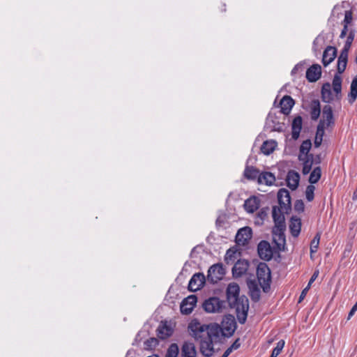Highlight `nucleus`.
Masks as SVG:
<instances>
[{"label": "nucleus", "mask_w": 357, "mask_h": 357, "mask_svg": "<svg viewBox=\"0 0 357 357\" xmlns=\"http://www.w3.org/2000/svg\"><path fill=\"white\" fill-rule=\"evenodd\" d=\"M229 354L230 353L229 352V351L225 350V351L224 352L221 357H228Z\"/></svg>", "instance_id": "nucleus-55"}, {"label": "nucleus", "mask_w": 357, "mask_h": 357, "mask_svg": "<svg viewBox=\"0 0 357 357\" xmlns=\"http://www.w3.org/2000/svg\"><path fill=\"white\" fill-rule=\"evenodd\" d=\"M302 128V118L298 116L294 118L292 122V137L297 139Z\"/></svg>", "instance_id": "nucleus-29"}, {"label": "nucleus", "mask_w": 357, "mask_h": 357, "mask_svg": "<svg viewBox=\"0 0 357 357\" xmlns=\"http://www.w3.org/2000/svg\"><path fill=\"white\" fill-rule=\"evenodd\" d=\"M284 344H285L284 340H280L277 343L276 347L273 349L270 357H277L280 354L282 349L284 348Z\"/></svg>", "instance_id": "nucleus-35"}, {"label": "nucleus", "mask_w": 357, "mask_h": 357, "mask_svg": "<svg viewBox=\"0 0 357 357\" xmlns=\"http://www.w3.org/2000/svg\"><path fill=\"white\" fill-rule=\"evenodd\" d=\"M236 254V251L229 249L225 255V260L231 259L232 257Z\"/></svg>", "instance_id": "nucleus-50"}, {"label": "nucleus", "mask_w": 357, "mask_h": 357, "mask_svg": "<svg viewBox=\"0 0 357 357\" xmlns=\"http://www.w3.org/2000/svg\"><path fill=\"white\" fill-rule=\"evenodd\" d=\"M314 164H319L321 162V155H317L315 157L313 156Z\"/></svg>", "instance_id": "nucleus-53"}, {"label": "nucleus", "mask_w": 357, "mask_h": 357, "mask_svg": "<svg viewBox=\"0 0 357 357\" xmlns=\"http://www.w3.org/2000/svg\"><path fill=\"white\" fill-rule=\"evenodd\" d=\"M280 105L282 112L288 114L294 105V100L291 96H284L280 101Z\"/></svg>", "instance_id": "nucleus-20"}, {"label": "nucleus", "mask_w": 357, "mask_h": 357, "mask_svg": "<svg viewBox=\"0 0 357 357\" xmlns=\"http://www.w3.org/2000/svg\"><path fill=\"white\" fill-rule=\"evenodd\" d=\"M301 229V221L299 218L292 217L289 223V229L294 237H298Z\"/></svg>", "instance_id": "nucleus-23"}, {"label": "nucleus", "mask_w": 357, "mask_h": 357, "mask_svg": "<svg viewBox=\"0 0 357 357\" xmlns=\"http://www.w3.org/2000/svg\"><path fill=\"white\" fill-rule=\"evenodd\" d=\"M347 31H348V26H347V25H344V27L340 33V37L341 38H344L347 35Z\"/></svg>", "instance_id": "nucleus-52"}, {"label": "nucleus", "mask_w": 357, "mask_h": 357, "mask_svg": "<svg viewBox=\"0 0 357 357\" xmlns=\"http://www.w3.org/2000/svg\"><path fill=\"white\" fill-rule=\"evenodd\" d=\"M321 176V170L319 167H315L312 172L310 173V177H309V182L311 184L317 183L319 180L320 179Z\"/></svg>", "instance_id": "nucleus-31"}, {"label": "nucleus", "mask_w": 357, "mask_h": 357, "mask_svg": "<svg viewBox=\"0 0 357 357\" xmlns=\"http://www.w3.org/2000/svg\"><path fill=\"white\" fill-rule=\"evenodd\" d=\"M259 199L256 197H251L244 202L245 210L250 213H253L259 207Z\"/></svg>", "instance_id": "nucleus-19"}, {"label": "nucleus", "mask_w": 357, "mask_h": 357, "mask_svg": "<svg viewBox=\"0 0 357 357\" xmlns=\"http://www.w3.org/2000/svg\"><path fill=\"white\" fill-rule=\"evenodd\" d=\"M352 21V13L349 10H347L345 12L344 15V25H347L348 26V24H349Z\"/></svg>", "instance_id": "nucleus-41"}, {"label": "nucleus", "mask_w": 357, "mask_h": 357, "mask_svg": "<svg viewBox=\"0 0 357 357\" xmlns=\"http://www.w3.org/2000/svg\"><path fill=\"white\" fill-rule=\"evenodd\" d=\"M257 277L264 292L267 293L271 288V274L268 266L265 262H260L258 264Z\"/></svg>", "instance_id": "nucleus-5"}, {"label": "nucleus", "mask_w": 357, "mask_h": 357, "mask_svg": "<svg viewBox=\"0 0 357 357\" xmlns=\"http://www.w3.org/2000/svg\"><path fill=\"white\" fill-rule=\"evenodd\" d=\"M158 344V340L155 337H151L144 342L146 349H153Z\"/></svg>", "instance_id": "nucleus-37"}, {"label": "nucleus", "mask_w": 357, "mask_h": 357, "mask_svg": "<svg viewBox=\"0 0 357 357\" xmlns=\"http://www.w3.org/2000/svg\"><path fill=\"white\" fill-rule=\"evenodd\" d=\"M202 307L208 313L220 312L225 307V301L215 296L210 297L203 302Z\"/></svg>", "instance_id": "nucleus-7"}, {"label": "nucleus", "mask_w": 357, "mask_h": 357, "mask_svg": "<svg viewBox=\"0 0 357 357\" xmlns=\"http://www.w3.org/2000/svg\"><path fill=\"white\" fill-rule=\"evenodd\" d=\"M310 288V287L307 285V287L302 291L298 298V303H301L304 299Z\"/></svg>", "instance_id": "nucleus-47"}, {"label": "nucleus", "mask_w": 357, "mask_h": 357, "mask_svg": "<svg viewBox=\"0 0 357 357\" xmlns=\"http://www.w3.org/2000/svg\"><path fill=\"white\" fill-rule=\"evenodd\" d=\"M320 241L319 234H317L314 238L312 240L310 243V253L311 255L317 251Z\"/></svg>", "instance_id": "nucleus-36"}, {"label": "nucleus", "mask_w": 357, "mask_h": 357, "mask_svg": "<svg viewBox=\"0 0 357 357\" xmlns=\"http://www.w3.org/2000/svg\"><path fill=\"white\" fill-rule=\"evenodd\" d=\"M179 352L178 347L176 344H171L167 349L165 357H177Z\"/></svg>", "instance_id": "nucleus-33"}, {"label": "nucleus", "mask_w": 357, "mask_h": 357, "mask_svg": "<svg viewBox=\"0 0 357 357\" xmlns=\"http://www.w3.org/2000/svg\"><path fill=\"white\" fill-rule=\"evenodd\" d=\"M275 181V176L273 173L269 172H264L259 174L257 182L259 184L272 185Z\"/></svg>", "instance_id": "nucleus-22"}, {"label": "nucleus", "mask_w": 357, "mask_h": 357, "mask_svg": "<svg viewBox=\"0 0 357 357\" xmlns=\"http://www.w3.org/2000/svg\"><path fill=\"white\" fill-rule=\"evenodd\" d=\"M225 274V268L222 264L212 265L207 274V280L212 284H215L221 280Z\"/></svg>", "instance_id": "nucleus-8"}, {"label": "nucleus", "mask_w": 357, "mask_h": 357, "mask_svg": "<svg viewBox=\"0 0 357 357\" xmlns=\"http://www.w3.org/2000/svg\"><path fill=\"white\" fill-rule=\"evenodd\" d=\"M239 338L236 339L233 344L229 347L226 350L229 351V352L231 354L234 350L238 349L240 346L241 343L239 342Z\"/></svg>", "instance_id": "nucleus-42"}, {"label": "nucleus", "mask_w": 357, "mask_h": 357, "mask_svg": "<svg viewBox=\"0 0 357 357\" xmlns=\"http://www.w3.org/2000/svg\"><path fill=\"white\" fill-rule=\"evenodd\" d=\"M252 229L245 227L238 229L236 235V242L238 245H245L252 238Z\"/></svg>", "instance_id": "nucleus-13"}, {"label": "nucleus", "mask_w": 357, "mask_h": 357, "mask_svg": "<svg viewBox=\"0 0 357 357\" xmlns=\"http://www.w3.org/2000/svg\"><path fill=\"white\" fill-rule=\"evenodd\" d=\"M325 133V130L322 128V127L317 128V132L316 135L314 138V144L316 148H318L321 146L322 141H323V137Z\"/></svg>", "instance_id": "nucleus-32"}, {"label": "nucleus", "mask_w": 357, "mask_h": 357, "mask_svg": "<svg viewBox=\"0 0 357 357\" xmlns=\"http://www.w3.org/2000/svg\"><path fill=\"white\" fill-rule=\"evenodd\" d=\"M348 53L340 52V54L337 58V73L334 75L331 84V89L333 88V90L335 93V98L337 100H340L342 97V79L340 75L344 72L347 68L348 61Z\"/></svg>", "instance_id": "nucleus-4"}, {"label": "nucleus", "mask_w": 357, "mask_h": 357, "mask_svg": "<svg viewBox=\"0 0 357 357\" xmlns=\"http://www.w3.org/2000/svg\"><path fill=\"white\" fill-rule=\"evenodd\" d=\"M354 33L352 31H351L349 33V36H347V40H346V42L344 43V47L342 48L341 52H343L349 54V50L351 48V46L352 42L354 40Z\"/></svg>", "instance_id": "nucleus-34"}, {"label": "nucleus", "mask_w": 357, "mask_h": 357, "mask_svg": "<svg viewBox=\"0 0 357 357\" xmlns=\"http://www.w3.org/2000/svg\"><path fill=\"white\" fill-rule=\"evenodd\" d=\"M196 349L192 342H185L182 347V357H195Z\"/></svg>", "instance_id": "nucleus-25"}, {"label": "nucleus", "mask_w": 357, "mask_h": 357, "mask_svg": "<svg viewBox=\"0 0 357 357\" xmlns=\"http://www.w3.org/2000/svg\"><path fill=\"white\" fill-rule=\"evenodd\" d=\"M352 199L354 201L357 200V189L353 192Z\"/></svg>", "instance_id": "nucleus-54"}, {"label": "nucleus", "mask_w": 357, "mask_h": 357, "mask_svg": "<svg viewBox=\"0 0 357 357\" xmlns=\"http://www.w3.org/2000/svg\"><path fill=\"white\" fill-rule=\"evenodd\" d=\"M350 89L357 91V75L354 77V78L351 81Z\"/></svg>", "instance_id": "nucleus-49"}, {"label": "nucleus", "mask_w": 357, "mask_h": 357, "mask_svg": "<svg viewBox=\"0 0 357 357\" xmlns=\"http://www.w3.org/2000/svg\"><path fill=\"white\" fill-rule=\"evenodd\" d=\"M318 275H319V271H315L314 272V273L312 274L311 278L310 279V280L308 282V284H307V286H309L310 287V286L314 282V281L317 279Z\"/></svg>", "instance_id": "nucleus-48"}, {"label": "nucleus", "mask_w": 357, "mask_h": 357, "mask_svg": "<svg viewBox=\"0 0 357 357\" xmlns=\"http://www.w3.org/2000/svg\"><path fill=\"white\" fill-rule=\"evenodd\" d=\"M285 225L274 226L272 229L273 241L275 244L276 249L278 251H284L286 245V237L284 231Z\"/></svg>", "instance_id": "nucleus-6"}, {"label": "nucleus", "mask_w": 357, "mask_h": 357, "mask_svg": "<svg viewBox=\"0 0 357 357\" xmlns=\"http://www.w3.org/2000/svg\"><path fill=\"white\" fill-rule=\"evenodd\" d=\"M357 98V91H353L350 89V92L349 93V102L350 103H353Z\"/></svg>", "instance_id": "nucleus-44"}, {"label": "nucleus", "mask_w": 357, "mask_h": 357, "mask_svg": "<svg viewBox=\"0 0 357 357\" xmlns=\"http://www.w3.org/2000/svg\"><path fill=\"white\" fill-rule=\"evenodd\" d=\"M337 56V49L333 46H328L323 53L322 63L324 66L329 65Z\"/></svg>", "instance_id": "nucleus-18"}, {"label": "nucleus", "mask_w": 357, "mask_h": 357, "mask_svg": "<svg viewBox=\"0 0 357 357\" xmlns=\"http://www.w3.org/2000/svg\"><path fill=\"white\" fill-rule=\"evenodd\" d=\"M240 287L236 282L229 283L227 288V299L231 308L236 310V317L240 324L245 322L249 309V301L245 296H239Z\"/></svg>", "instance_id": "nucleus-2"}, {"label": "nucleus", "mask_w": 357, "mask_h": 357, "mask_svg": "<svg viewBox=\"0 0 357 357\" xmlns=\"http://www.w3.org/2000/svg\"><path fill=\"white\" fill-rule=\"evenodd\" d=\"M287 213L282 208L278 206H273L272 208V216L275 225H285V219L284 214Z\"/></svg>", "instance_id": "nucleus-16"}, {"label": "nucleus", "mask_w": 357, "mask_h": 357, "mask_svg": "<svg viewBox=\"0 0 357 357\" xmlns=\"http://www.w3.org/2000/svg\"><path fill=\"white\" fill-rule=\"evenodd\" d=\"M197 302L195 295H190L183 300L180 305L181 312L183 314H190Z\"/></svg>", "instance_id": "nucleus-11"}, {"label": "nucleus", "mask_w": 357, "mask_h": 357, "mask_svg": "<svg viewBox=\"0 0 357 357\" xmlns=\"http://www.w3.org/2000/svg\"><path fill=\"white\" fill-rule=\"evenodd\" d=\"M295 209L298 211H303L304 209V204L303 201L297 200L295 203Z\"/></svg>", "instance_id": "nucleus-45"}, {"label": "nucleus", "mask_w": 357, "mask_h": 357, "mask_svg": "<svg viewBox=\"0 0 357 357\" xmlns=\"http://www.w3.org/2000/svg\"><path fill=\"white\" fill-rule=\"evenodd\" d=\"M188 328L191 336L199 342L201 354L211 357L215 352L214 344L220 342L222 337H231L236 328V322L233 315L227 314L223 317L221 326L217 323L203 324L194 319Z\"/></svg>", "instance_id": "nucleus-1"}, {"label": "nucleus", "mask_w": 357, "mask_h": 357, "mask_svg": "<svg viewBox=\"0 0 357 357\" xmlns=\"http://www.w3.org/2000/svg\"><path fill=\"white\" fill-rule=\"evenodd\" d=\"M249 267V262L245 259L238 260L232 268V273L234 277H241L244 275Z\"/></svg>", "instance_id": "nucleus-15"}, {"label": "nucleus", "mask_w": 357, "mask_h": 357, "mask_svg": "<svg viewBox=\"0 0 357 357\" xmlns=\"http://www.w3.org/2000/svg\"><path fill=\"white\" fill-rule=\"evenodd\" d=\"M303 162L302 173L304 175L309 174L312 169V166L314 164L313 156L303 158V160H299Z\"/></svg>", "instance_id": "nucleus-30"}, {"label": "nucleus", "mask_w": 357, "mask_h": 357, "mask_svg": "<svg viewBox=\"0 0 357 357\" xmlns=\"http://www.w3.org/2000/svg\"><path fill=\"white\" fill-rule=\"evenodd\" d=\"M172 334V329L167 324H160L157 329V335L160 339L165 340Z\"/></svg>", "instance_id": "nucleus-27"}, {"label": "nucleus", "mask_w": 357, "mask_h": 357, "mask_svg": "<svg viewBox=\"0 0 357 357\" xmlns=\"http://www.w3.org/2000/svg\"><path fill=\"white\" fill-rule=\"evenodd\" d=\"M314 190H315V188L312 185H309L307 186L306 190H305V197L308 202H312L314 199Z\"/></svg>", "instance_id": "nucleus-38"}, {"label": "nucleus", "mask_w": 357, "mask_h": 357, "mask_svg": "<svg viewBox=\"0 0 357 357\" xmlns=\"http://www.w3.org/2000/svg\"><path fill=\"white\" fill-rule=\"evenodd\" d=\"M278 200L280 207H281L284 212L289 213L291 210V197L289 192L285 188L280 189L278 192Z\"/></svg>", "instance_id": "nucleus-9"}, {"label": "nucleus", "mask_w": 357, "mask_h": 357, "mask_svg": "<svg viewBox=\"0 0 357 357\" xmlns=\"http://www.w3.org/2000/svg\"><path fill=\"white\" fill-rule=\"evenodd\" d=\"M321 75V67L319 64H313L306 71V78L310 82H317Z\"/></svg>", "instance_id": "nucleus-14"}, {"label": "nucleus", "mask_w": 357, "mask_h": 357, "mask_svg": "<svg viewBox=\"0 0 357 357\" xmlns=\"http://www.w3.org/2000/svg\"><path fill=\"white\" fill-rule=\"evenodd\" d=\"M269 212V208L268 207H264L262 208L257 214L258 217L263 219L264 220H266V218L268 217Z\"/></svg>", "instance_id": "nucleus-40"}, {"label": "nucleus", "mask_w": 357, "mask_h": 357, "mask_svg": "<svg viewBox=\"0 0 357 357\" xmlns=\"http://www.w3.org/2000/svg\"><path fill=\"white\" fill-rule=\"evenodd\" d=\"M277 146V142L275 140H267L265 141L261 146V151L266 155L272 153Z\"/></svg>", "instance_id": "nucleus-28"}, {"label": "nucleus", "mask_w": 357, "mask_h": 357, "mask_svg": "<svg viewBox=\"0 0 357 357\" xmlns=\"http://www.w3.org/2000/svg\"><path fill=\"white\" fill-rule=\"evenodd\" d=\"M264 220L263 219L260 218L259 217H258L256 215V217L255 218V220H254V222L256 225H258V226L262 225L264 224Z\"/></svg>", "instance_id": "nucleus-51"}, {"label": "nucleus", "mask_w": 357, "mask_h": 357, "mask_svg": "<svg viewBox=\"0 0 357 357\" xmlns=\"http://www.w3.org/2000/svg\"><path fill=\"white\" fill-rule=\"evenodd\" d=\"M257 252L259 257L264 261H270L273 257L272 248L266 241H261L259 243Z\"/></svg>", "instance_id": "nucleus-10"}, {"label": "nucleus", "mask_w": 357, "mask_h": 357, "mask_svg": "<svg viewBox=\"0 0 357 357\" xmlns=\"http://www.w3.org/2000/svg\"><path fill=\"white\" fill-rule=\"evenodd\" d=\"M311 147L312 143L310 139L303 141L299 149L298 160H303V158L313 156L312 154L309 153Z\"/></svg>", "instance_id": "nucleus-21"}, {"label": "nucleus", "mask_w": 357, "mask_h": 357, "mask_svg": "<svg viewBox=\"0 0 357 357\" xmlns=\"http://www.w3.org/2000/svg\"><path fill=\"white\" fill-rule=\"evenodd\" d=\"M321 98L323 102L327 103L322 108V115L317 128L322 127L324 130L332 128L335 123L332 107L329 105L333 100H336L335 95L333 96L331 84L329 82L324 83L321 86Z\"/></svg>", "instance_id": "nucleus-3"}, {"label": "nucleus", "mask_w": 357, "mask_h": 357, "mask_svg": "<svg viewBox=\"0 0 357 357\" xmlns=\"http://www.w3.org/2000/svg\"><path fill=\"white\" fill-rule=\"evenodd\" d=\"M310 117L312 121H317L320 116L321 105L319 100H312L310 105Z\"/></svg>", "instance_id": "nucleus-24"}, {"label": "nucleus", "mask_w": 357, "mask_h": 357, "mask_svg": "<svg viewBox=\"0 0 357 357\" xmlns=\"http://www.w3.org/2000/svg\"><path fill=\"white\" fill-rule=\"evenodd\" d=\"M250 297L252 300L255 302H257L260 298V291L257 287L253 289L250 294Z\"/></svg>", "instance_id": "nucleus-39"}, {"label": "nucleus", "mask_w": 357, "mask_h": 357, "mask_svg": "<svg viewBox=\"0 0 357 357\" xmlns=\"http://www.w3.org/2000/svg\"><path fill=\"white\" fill-rule=\"evenodd\" d=\"M260 173L259 171L253 166L247 165L245 168L243 175L248 180L254 181L258 179Z\"/></svg>", "instance_id": "nucleus-26"}, {"label": "nucleus", "mask_w": 357, "mask_h": 357, "mask_svg": "<svg viewBox=\"0 0 357 357\" xmlns=\"http://www.w3.org/2000/svg\"><path fill=\"white\" fill-rule=\"evenodd\" d=\"M300 181V175L299 174L294 171L290 170L288 172L287 175V185L291 190H295L297 189Z\"/></svg>", "instance_id": "nucleus-17"}, {"label": "nucleus", "mask_w": 357, "mask_h": 357, "mask_svg": "<svg viewBox=\"0 0 357 357\" xmlns=\"http://www.w3.org/2000/svg\"><path fill=\"white\" fill-rule=\"evenodd\" d=\"M303 70V65L301 63L296 64L294 68L291 70V75H296L299 72H302Z\"/></svg>", "instance_id": "nucleus-43"}, {"label": "nucleus", "mask_w": 357, "mask_h": 357, "mask_svg": "<svg viewBox=\"0 0 357 357\" xmlns=\"http://www.w3.org/2000/svg\"><path fill=\"white\" fill-rule=\"evenodd\" d=\"M206 277L202 273H197L192 275L189 281L188 289L190 291L199 290L204 284Z\"/></svg>", "instance_id": "nucleus-12"}, {"label": "nucleus", "mask_w": 357, "mask_h": 357, "mask_svg": "<svg viewBox=\"0 0 357 357\" xmlns=\"http://www.w3.org/2000/svg\"><path fill=\"white\" fill-rule=\"evenodd\" d=\"M357 311V301L354 305V306L351 307V310L349 311L347 317V320H349L355 314V312Z\"/></svg>", "instance_id": "nucleus-46"}]
</instances>
